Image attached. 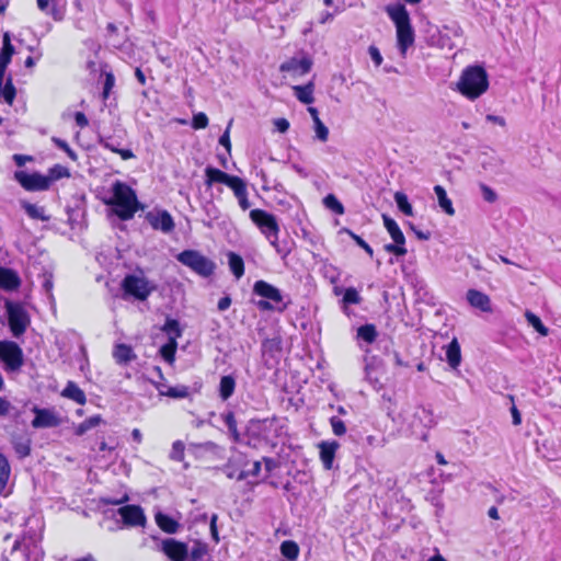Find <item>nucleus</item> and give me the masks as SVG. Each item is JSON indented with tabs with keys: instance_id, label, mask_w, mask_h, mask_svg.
I'll return each instance as SVG.
<instances>
[{
	"instance_id": "nucleus-1",
	"label": "nucleus",
	"mask_w": 561,
	"mask_h": 561,
	"mask_svg": "<svg viewBox=\"0 0 561 561\" xmlns=\"http://www.w3.org/2000/svg\"><path fill=\"white\" fill-rule=\"evenodd\" d=\"M113 196L104 203L113 207V213L121 220H130L144 206L139 203L136 192L126 183L116 181L112 187Z\"/></svg>"
},
{
	"instance_id": "nucleus-2",
	"label": "nucleus",
	"mask_w": 561,
	"mask_h": 561,
	"mask_svg": "<svg viewBox=\"0 0 561 561\" xmlns=\"http://www.w3.org/2000/svg\"><path fill=\"white\" fill-rule=\"evenodd\" d=\"M456 88L467 99L476 100L488 91L489 76L482 66H468L462 70Z\"/></svg>"
},
{
	"instance_id": "nucleus-3",
	"label": "nucleus",
	"mask_w": 561,
	"mask_h": 561,
	"mask_svg": "<svg viewBox=\"0 0 561 561\" xmlns=\"http://www.w3.org/2000/svg\"><path fill=\"white\" fill-rule=\"evenodd\" d=\"M386 12L396 25L398 46L401 55L404 56L407 49L414 43V31L411 25L409 12L401 3L388 5Z\"/></svg>"
},
{
	"instance_id": "nucleus-4",
	"label": "nucleus",
	"mask_w": 561,
	"mask_h": 561,
	"mask_svg": "<svg viewBox=\"0 0 561 561\" xmlns=\"http://www.w3.org/2000/svg\"><path fill=\"white\" fill-rule=\"evenodd\" d=\"M178 261L203 277L214 274L216 264L196 250H184L176 256Z\"/></svg>"
},
{
	"instance_id": "nucleus-5",
	"label": "nucleus",
	"mask_w": 561,
	"mask_h": 561,
	"mask_svg": "<svg viewBox=\"0 0 561 561\" xmlns=\"http://www.w3.org/2000/svg\"><path fill=\"white\" fill-rule=\"evenodd\" d=\"M5 309L8 313V322L13 336L19 337L25 331L30 324V317L24 308L12 301L5 302Z\"/></svg>"
},
{
	"instance_id": "nucleus-6",
	"label": "nucleus",
	"mask_w": 561,
	"mask_h": 561,
	"mask_svg": "<svg viewBox=\"0 0 561 561\" xmlns=\"http://www.w3.org/2000/svg\"><path fill=\"white\" fill-rule=\"evenodd\" d=\"M0 359L7 370L16 371L24 363L22 348L13 341H0Z\"/></svg>"
},
{
	"instance_id": "nucleus-7",
	"label": "nucleus",
	"mask_w": 561,
	"mask_h": 561,
	"mask_svg": "<svg viewBox=\"0 0 561 561\" xmlns=\"http://www.w3.org/2000/svg\"><path fill=\"white\" fill-rule=\"evenodd\" d=\"M250 218L267 239L278 234L279 226L273 214L263 209H252L250 211Z\"/></svg>"
},
{
	"instance_id": "nucleus-8",
	"label": "nucleus",
	"mask_w": 561,
	"mask_h": 561,
	"mask_svg": "<svg viewBox=\"0 0 561 561\" xmlns=\"http://www.w3.org/2000/svg\"><path fill=\"white\" fill-rule=\"evenodd\" d=\"M122 287L125 294L141 301L146 300L153 289L146 278L136 275H127L123 279Z\"/></svg>"
},
{
	"instance_id": "nucleus-9",
	"label": "nucleus",
	"mask_w": 561,
	"mask_h": 561,
	"mask_svg": "<svg viewBox=\"0 0 561 561\" xmlns=\"http://www.w3.org/2000/svg\"><path fill=\"white\" fill-rule=\"evenodd\" d=\"M14 179L28 192L46 191L49 188L48 179L37 172L30 174L24 171H16Z\"/></svg>"
},
{
	"instance_id": "nucleus-10",
	"label": "nucleus",
	"mask_w": 561,
	"mask_h": 561,
	"mask_svg": "<svg viewBox=\"0 0 561 561\" xmlns=\"http://www.w3.org/2000/svg\"><path fill=\"white\" fill-rule=\"evenodd\" d=\"M146 220L154 230L170 233L174 230L175 224L168 210H151L146 214Z\"/></svg>"
},
{
	"instance_id": "nucleus-11",
	"label": "nucleus",
	"mask_w": 561,
	"mask_h": 561,
	"mask_svg": "<svg viewBox=\"0 0 561 561\" xmlns=\"http://www.w3.org/2000/svg\"><path fill=\"white\" fill-rule=\"evenodd\" d=\"M161 549L172 561H188V548L184 542L167 538L162 541Z\"/></svg>"
},
{
	"instance_id": "nucleus-12",
	"label": "nucleus",
	"mask_w": 561,
	"mask_h": 561,
	"mask_svg": "<svg viewBox=\"0 0 561 561\" xmlns=\"http://www.w3.org/2000/svg\"><path fill=\"white\" fill-rule=\"evenodd\" d=\"M125 525L129 527L144 526L146 524V516L144 510L139 505H125L118 508Z\"/></svg>"
},
{
	"instance_id": "nucleus-13",
	"label": "nucleus",
	"mask_w": 561,
	"mask_h": 561,
	"mask_svg": "<svg viewBox=\"0 0 561 561\" xmlns=\"http://www.w3.org/2000/svg\"><path fill=\"white\" fill-rule=\"evenodd\" d=\"M33 412L35 413V417L32 421L34 428L56 427L60 423L59 417L50 410L34 407Z\"/></svg>"
},
{
	"instance_id": "nucleus-14",
	"label": "nucleus",
	"mask_w": 561,
	"mask_h": 561,
	"mask_svg": "<svg viewBox=\"0 0 561 561\" xmlns=\"http://www.w3.org/2000/svg\"><path fill=\"white\" fill-rule=\"evenodd\" d=\"M312 61L308 57H304L302 59L290 58L279 66V70L282 72H290L293 75L302 76L310 71Z\"/></svg>"
},
{
	"instance_id": "nucleus-15",
	"label": "nucleus",
	"mask_w": 561,
	"mask_h": 561,
	"mask_svg": "<svg viewBox=\"0 0 561 561\" xmlns=\"http://www.w3.org/2000/svg\"><path fill=\"white\" fill-rule=\"evenodd\" d=\"M253 291L257 296L270 299L274 302H280L283 300L280 290L265 280L255 282Z\"/></svg>"
},
{
	"instance_id": "nucleus-16",
	"label": "nucleus",
	"mask_w": 561,
	"mask_h": 561,
	"mask_svg": "<svg viewBox=\"0 0 561 561\" xmlns=\"http://www.w3.org/2000/svg\"><path fill=\"white\" fill-rule=\"evenodd\" d=\"M318 447L320 449V459L323 463V467L327 470H330L332 468L335 453L339 449L340 444L336 440L321 442L319 443Z\"/></svg>"
},
{
	"instance_id": "nucleus-17",
	"label": "nucleus",
	"mask_w": 561,
	"mask_h": 561,
	"mask_svg": "<svg viewBox=\"0 0 561 561\" xmlns=\"http://www.w3.org/2000/svg\"><path fill=\"white\" fill-rule=\"evenodd\" d=\"M21 278L12 268L0 266V288L12 291L20 287Z\"/></svg>"
},
{
	"instance_id": "nucleus-18",
	"label": "nucleus",
	"mask_w": 561,
	"mask_h": 561,
	"mask_svg": "<svg viewBox=\"0 0 561 561\" xmlns=\"http://www.w3.org/2000/svg\"><path fill=\"white\" fill-rule=\"evenodd\" d=\"M467 300L472 307L478 308L481 311H492L490 297L480 290L469 289L467 291Z\"/></svg>"
},
{
	"instance_id": "nucleus-19",
	"label": "nucleus",
	"mask_w": 561,
	"mask_h": 561,
	"mask_svg": "<svg viewBox=\"0 0 561 561\" xmlns=\"http://www.w3.org/2000/svg\"><path fill=\"white\" fill-rule=\"evenodd\" d=\"M206 181L205 184L210 187L214 183H222L228 186L236 175H230L217 168L207 167L205 169Z\"/></svg>"
},
{
	"instance_id": "nucleus-20",
	"label": "nucleus",
	"mask_w": 561,
	"mask_h": 561,
	"mask_svg": "<svg viewBox=\"0 0 561 561\" xmlns=\"http://www.w3.org/2000/svg\"><path fill=\"white\" fill-rule=\"evenodd\" d=\"M11 444L19 458L23 459L31 455L32 439L28 436L12 435Z\"/></svg>"
},
{
	"instance_id": "nucleus-21",
	"label": "nucleus",
	"mask_w": 561,
	"mask_h": 561,
	"mask_svg": "<svg viewBox=\"0 0 561 561\" xmlns=\"http://www.w3.org/2000/svg\"><path fill=\"white\" fill-rule=\"evenodd\" d=\"M446 360L454 369H456L461 363L460 344L456 337L453 339L446 347Z\"/></svg>"
},
{
	"instance_id": "nucleus-22",
	"label": "nucleus",
	"mask_w": 561,
	"mask_h": 561,
	"mask_svg": "<svg viewBox=\"0 0 561 561\" xmlns=\"http://www.w3.org/2000/svg\"><path fill=\"white\" fill-rule=\"evenodd\" d=\"M154 518L159 528L167 534H175L180 528V524L173 517L161 512H158Z\"/></svg>"
},
{
	"instance_id": "nucleus-23",
	"label": "nucleus",
	"mask_w": 561,
	"mask_h": 561,
	"mask_svg": "<svg viewBox=\"0 0 561 561\" xmlns=\"http://www.w3.org/2000/svg\"><path fill=\"white\" fill-rule=\"evenodd\" d=\"M383 226L391 236L393 242L399 244L405 243V237L403 232L401 231L398 224L389 216L382 215Z\"/></svg>"
},
{
	"instance_id": "nucleus-24",
	"label": "nucleus",
	"mask_w": 561,
	"mask_h": 561,
	"mask_svg": "<svg viewBox=\"0 0 561 561\" xmlns=\"http://www.w3.org/2000/svg\"><path fill=\"white\" fill-rule=\"evenodd\" d=\"M295 96L304 104L313 103V90L314 84L312 81H309L305 85H294L293 87Z\"/></svg>"
},
{
	"instance_id": "nucleus-25",
	"label": "nucleus",
	"mask_w": 561,
	"mask_h": 561,
	"mask_svg": "<svg viewBox=\"0 0 561 561\" xmlns=\"http://www.w3.org/2000/svg\"><path fill=\"white\" fill-rule=\"evenodd\" d=\"M113 357L115 358L117 364H128L133 359L136 358L133 348L127 344H117L113 351Z\"/></svg>"
},
{
	"instance_id": "nucleus-26",
	"label": "nucleus",
	"mask_w": 561,
	"mask_h": 561,
	"mask_svg": "<svg viewBox=\"0 0 561 561\" xmlns=\"http://www.w3.org/2000/svg\"><path fill=\"white\" fill-rule=\"evenodd\" d=\"M61 394L65 398L71 399L78 404H84L87 401L85 393L73 381H68Z\"/></svg>"
},
{
	"instance_id": "nucleus-27",
	"label": "nucleus",
	"mask_w": 561,
	"mask_h": 561,
	"mask_svg": "<svg viewBox=\"0 0 561 561\" xmlns=\"http://www.w3.org/2000/svg\"><path fill=\"white\" fill-rule=\"evenodd\" d=\"M21 207L25 210V213L32 218L42 221H48L50 219L49 216L45 215V209L42 206L36 204H32L27 201L20 202Z\"/></svg>"
},
{
	"instance_id": "nucleus-28",
	"label": "nucleus",
	"mask_w": 561,
	"mask_h": 561,
	"mask_svg": "<svg viewBox=\"0 0 561 561\" xmlns=\"http://www.w3.org/2000/svg\"><path fill=\"white\" fill-rule=\"evenodd\" d=\"M263 355H268L274 358L282 353V340L279 336L265 339L262 343Z\"/></svg>"
},
{
	"instance_id": "nucleus-29",
	"label": "nucleus",
	"mask_w": 561,
	"mask_h": 561,
	"mask_svg": "<svg viewBox=\"0 0 561 561\" xmlns=\"http://www.w3.org/2000/svg\"><path fill=\"white\" fill-rule=\"evenodd\" d=\"M434 192L438 199L439 207L449 216L455 215L451 201L448 198L446 190L442 185L434 186Z\"/></svg>"
},
{
	"instance_id": "nucleus-30",
	"label": "nucleus",
	"mask_w": 561,
	"mask_h": 561,
	"mask_svg": "<svg viewBox=\"0 0 561 561\" xmlns=\"http://www.w3.org/2000/svg\"><path fill=\"white\" fill-rule=\"evenodd\" d=\"M14 54H15V48L11 43L10 34H9V32H5L3 34V38H2V48L0 51V62L10 65Z\"/></svg>"
},
{
	"instance_id": "nucleus-31",
	"label": "nucleus",
	"mask_w": 561,
	"mask_h": 561,
	"mask_svg": "<svg viewBox=\"0 0 561 561\" xmlns=\"http://www.w3.org/2000/svg\"><path fill=\"white\" fill-rule=\"evenodd\" d=\"M236 389V379L230 376H222L219 383V396L226 401L228 400L234 392Z\"/></svg>"
},
{
	"instance_id": "nucleus-32",
	"label": "nucleus",
	"mask_w": 561,
	"mask_h": 561,
	"mask_svg": "<svg viewBox=\"0 0 561 561\" xmlns=\"http://www.w3.org/2000/svg\"><path fill=\"white\" fill-rule=\"evenodd\" d=\"M16 90L12 82V77L9 75L0 85V96L4 102L11 105L15 99Z\"/></svg>"
},
{
	"instance_id": "nucleus-33",
	"label": "nucleus",
	"mask_w": 561,
	"mask_h": 561,
	"mask_svg": "<svg viewBox=\"0 0 561 561\" xmlns=\"http://www.w3.org/2000/svg\"><path fill=\"white\" fill-rule=\"evenodd\" d=\"M228 264L231 273L236 276L237 279L241 278L244 274V262L243 259L234 253L229 252L228 254Z\"/></svg>"
},
{
	"instance_id": "nucleus-34",
	"label": "nucleus",
	"mask_w": 561,
	"mask_h": 561,
	"mask_svg": "<svg viewBox=\"0 0 561 561\" xmlns=\"http://www.w3.org/2000/svg\"><path fill=\"white\" fill-rule=\"evenodd\" d=\"M161 330L168 335L169 341H176L182 335V329L176 319L167 318Z\"/></svg>"
},
{
	"instance_id": "nucleus-35",
	"label": "nucleus",
	"mask_w": 561,
	"mask_h": 561,
	"mask_svg": "<svg viewBox=\"0 0 561 561\" xmlns=\"http://www.w3.org/2000/svg\"><path fill=\"white\" fill-rule=\"evenodd\" d=\"M11 474V467L5 455L0 453V494H4L9 478Z\"/></svg>"
},
{
	"instance_id": "nucleus-36",
	"label": "nucleus",
	"mask_w": 561,
	"mask_h": 561,
	"mask_svg": "<svg viewBox=\"0 0 561 561\" xmlns=\"http://www.w3.org/2000/svg\"><path fill=\"white\" fill-rule=\"evenodd\" d=\"M280 553L283 557L290 561L297 560L299 556V546L294 540H285L280 543L279 547Z\"/></svg>"
},
{
	"instance_id": "nucleus-37",
	"label": "nucleus",
	"mask_w": 561,
	"mask_h": 561,
	"mask_svg": "<svg viewBox=\"0 0 561 561\" xmlns=\"http://www.w3.org/2000/svg\"><path fill=\"white\" fill-rule=\"evenodd\" d=\"M378 336L377 329L374 324L367 323L364 325H360L357 329V337L365 341L368 344H371L376 341Z\"/></svg>"
},
{
	"instance_id": "nucleus-38",
	"label": "nucleus",
	"mask_w": 561,
	"mask_h": 561,
	"mask_svg": "<svg viewBox=\"0 0 561 561\" xmlns=\"http://www.w3.org/2000/svg\"><path fill=\"white\" fill-rule=\"evenodd\" d=\"M158 391L160 396H165L173 399H183L188 397V387L183 385L169 387L167 390H163L161 389V387H158Z\"/></svg>"
},
{
	"instance_id": "nucleus-39",
	"label": "nucleus",
	"mask_w": 561,
	"mask_h": 561,
	"mask_svg": "<svg viewBox=\"0 0 561 561\" xmlns=\"http://www.w3.org/2000/svg\"><path fill=\"white\" fill-rule=\"evenodd\" d=\"M525 317L529 325H531L540 335L547 336L549 333L548 328L542 323L540 318L531 311H526Z\"/></svg>"
},
{
	"instance_id": "nucleus-40",
	"label": "nucleus",
	"mask_w": 561,
	"mask_h": 561,
	"mask_svg": "<svg viewBox=\"0 0 561 561\" xmlns=\"http://www.w3.org/2000/svg\"><path fill=\"white\" fill-rule=\"evenodd\" d=\"M48 179V186H50L51 182L60 180L62 178H69L70 172L69 169L61 165L55 164L53 168L48 170V175H45Z\"/></svg>"
},
{
	"instance_id": "nucleus-41",
	"label": "nucleus",
	"mask_w": 561,
	"mask_h": 561,
	"mask_svg": "<svg viewBox=\"0 0 561 561\" xmlns=\"http://www.w3.org/2000/svg\"><path fill=\"white\" fill-rule=\"evenodd\" d=\"M396 204L401 213L407 216H413L412 205L409 203L408 196L402 192L394 194Z\"/></svg>"
},
{
	"instance_id": "nucleus-42",
	"label": "nucleus",
	"mask_w": 561,
	"mask_h": 561,
	"mask_svg": "<svg viewBox=\"0 0 561 561\" xmlns=\"http://www.w3.org/2000/svg\"><path fill=\"white\" fill-rule=\"evenodd\" d=\"M101 422L102 417L100 415H93L78 425V427L76 428V434L81 436L91 428L98 426Z\"/></svg>"
},
{
	"instance_id": "nucleus-43",
	"label": "nucleus",
	"mask_w": 561,
	"mask_h": 561,
	"mask_svg": "<svg viewBox=\"0 0 561 561\" xmlns=\"http://www.w3.org/2000/svg\"><path fill=\"white\" fill-rule=\"evenodd\" d=\"M176 348H178L176 341H174V340L168 341L167 344L161 346L160 354L168 363L172 364L175 359Z\"/></svg>"
},
{
	"instance_id": "nucleus-44",
	"label": "nucleus",
	"mask_w": 561,
	"mask_h": 561,
	"mask_svg": "<svg viewBox=\"0 0 561 561\" xmlns=\"http://www.w3.org/2000/svg\"><path fill=\"white\" fill-rule=\"evenodd\" d=\"M228 187H230L233 191L237 199H240L248 195L247 184L239 176H234L233 180L231 181V183H228Z\"/></svg>"
},
{
	"instance_id": "nucleus-45",
	"label": "nucleus",
	"mask_w": 561,
	"mask_h": 561,
	"mask_svg": "<svg viewBox=\"0 0 561 561\" xmlns=\"http://www.w3.org/2000/svg\"><path fill=\"white\" fill-rule=\"evenodd\" d=\"M323 204L327 208L337 215H343L345 209L342 203L333 194H329L323 198Z\"/></svg>"
},
{
	"instance_id": "nucleus-46",
	"label": "nucleus",
	"mask_w": 561,
	"mask_h": 561,
	"mask_svg": "<svg viewBox=\"0 0 561 561\" xmlns=\"http://www.w3.org/2000/svg\"><path fill=\"white\" fill-rule=\"evenodd\" d=\"M222 420H224L226 426L228 427L230 434L232 435L233 440L238 442L240 435H239V432L237 428V421H236L233 412H228V413L224 414Z\"/></svg>"
},
{
	"instance_id": "nucleus-47",
	"label": "nucleus",
	"mask_w": 561,
	"mask_h": 561,
	"mask_svg": "<svg viewBox=\"0 0 561 561\" xmlns=\"http://www.w3.org/2000/svg\"><path fill=\"white\" fill-rule=\"evenodd\" d=\"M341 232L347 233L356 242V244L358 247H360L369 256H373V254H374L373 248L362 237L357 236L356 233H354L352 230H350L347 228L341 229Z\"/></svg>"
},
{
	"instance_id": "nucleus-48",
	"label": "nucleus",
	"mask_w": 561,
	"mask_h": 561,
	"mask_svg": "<svg viewBox=\"0 0 561 561\" xmlns=\"http://www.w3.org/2000/svg\"><path fill=\"white\" fill-rule=\"evenodd\" d=\"M481 165L485 171L497 173L502 167V160L495 157H485Z\"/></svg>"
},
{
	"instance_id": "nucleus-49",
	"label": "nucleus",
	"mask_w": 561,
	"mask_h": 561,
	"mask_svg": "<svg viewBox=\"0 0 561 561\" xmlns=\"http://www.w3.org/2000/svg\"><path fill=\"white\" fill-rule=\"evenodd\" d=\"M362 301V297L354 287H348L344 291L343 302L345 305H358Z\"/></svg>"
},
{
	"instance_id": "nucleus-50",
	"label": "nucleus",
	"mask_w": 561,
	"mask_h": 561,
	"mask_svg": "<svg viewBox=\"0 0 561 561\" xmlns=\"http://www.w3.org/2000/svg\"><path fill=\"white\" fill-rule=\"evenodd\" d=\"M184 450H185V446H184L183 442L175 440L172 445L170 458L175 461H182L184 459Z\"/></svg>"
},
{
	"instance_id": "nucleus-51",
	"label": "nucleus",
	"mask_w": 561,
	"mask_h": 561,
	"mask_svg": "<svg viewBox=\"0 0 561 561\" xmlns=\"http://www.w3.org/2000/svg\"><path fill=\"white\" fill-rule=\"evenodd\" d=\"M207 553V545L202 542H195L194 547L191 550V559L193 561L203 560L204 556Z\"/></svg>"
},
{
	"instance_id": "nucleus-52",
	"label": "nucleus",
	"mask_w": 561,
	"mask_h": 561,
	"mask_svg": "<svg viewBox=\"0 0 561 561\" xmlns=\"http://www.w3.org/2000/svg\"><path fill=\"white\" fill-rule=\"evenodd\" d=\"M316 137L322 141L325 142L329 138V128L323 124L321 119H317V122L313 123Z\"/></svg>"
},
{
	"instance_id": "nucleus-53",
	"label": "nucleus",
	"mask_w": 561,
	"mask_h": 561,
	"mask_svg": "<svg viewBox=\"0 0 561 561\" xmlns=\"http://www.w3.org/2000/svg\"><path fill=\"white\" fill-rule=\"evenodd\" d=\"M330 424L334 435L343 436L346 433L345 423L337 416L330 417Z\"/></svg>"
},
{
	"instance_id": "nucleus-54",
	"label": "nucleus",
	"mask_w": 561,
	"mask_h": 561,
	"mask_svg": "<svg viewBox=\"0 0 561 561\" xmlns=\"http://www.w3.org/2000/svg\"><path fill=\"white\" fill-rule=\"evenodd\" d=\"M208 125V117L205 113L199 112L197 114H194L192 119V127L194 129H202L206 128Z\"/></svg>"
},
{
	"instance_id": "nucleus-55",
	"label": "nucleus",
	"mask_w": 561,
	"mask_h": 561,
	"mask_svg": "<svg viewBox=\"0 0 561 561\" xmlns=\"http://www.w3.org/2000/svg\"><path fill=\"white\" fill-rule=\"evenodd\" d=\"M383 248L388 253H392L397 256H404L408 252L407 249L404 248V244H399L396 242L388 243Z\"/></svg>"
},
{
	"instance_id": "nucleus-56",
	"label": "nucleus",
	"mask_w": 561,
	"mask_h": 561,
	"mask_svg": "<svg viewBox=\"0 0 561 561\" xmlns=\"http://www.w3.org/2000/svg\"><path fill=\"white\" fill-rule=\"evenodd\" d=\"M482 196L488 203H494L497 199L496 193L488 185L480 184Z\"/></svg>"
},
{
	"instance_id": "nucleus-57",
	"label": "nucleus",
	"mask_w": 561,
	"mask_h": 561,
	"mask_svg": "<svg viewBox=\"0 0 561 561\" xmlns=\"http://www.w3.org/2000/svg\"><path fill=\"white\" fill-rule=\"evenodd\" d=\"M114 82H115L114 76L112 73H107L105 77L104 87H103V98L104 99L108 98L110 91L114 87Z\"/></svg>"
},
{
	"instance_id": "nucleus-58",
	"label": "nucleus",
	"mask_w": 561,
	"mask_h": 561,
	"mask_svg": "<svg viewBox=\"0 0 561 561\" xmlns=\"http://www.w3.org/2000/svg\"><path fill=\"white\" fill-rule=\"evenodd\" d=\"M273 124H274L275 128L282 134L286 133L290 126L289 122L284 117L275 118L273 121Z\"/></svg>"
},
{
	"instance_id": "nucleus-59",
	"label": "nucleus",
	"mask_w": 561,
	"mask_h": 561,
	"mask_svg": "<svg viewBox=\"0 0 561 561\" xmlns=\"http://www.w3.org/2000/svg\"><path fill=\"white\" fill-rule=\"evenodd\" d=\"M368 53L370 55V58L375 62V65L378 67L382 62V56L379 51V49L376 46H369Z\"/></svg>"
},
{
	"instance_id": "nucleus-60",
	"label": "nucleus",
	"mask_w": 561,
	"mask_h": 561,
	"mask_svg": "<svg viewBox=\"0 0 561 561\" xmlns=\"http://www.w3.org/2000/svg\"><path fill=\"white\" fill-rule=\"evenodd\" d=\"M231 125V122L229 123L227 129L219 138V144L226 148L228 152L231 150V142H230V136H229V127Z\"/></svg>"
},
{
	"instance_id": "nucleus-61",
	"label": "nucleus",
	"mask_w": 561,
	"mask_h": 561,
	"mask_svg": "<svg viewBox=\"0 0 561 561\" xmlns=\"http://www.w3.org/2000/svg\"><path fill=\"white\" fill-rule=\"evenodd\" d=\"M217 519H218L217 514H213V516L210 518V533H211L213 539L216 542L219 541V535H218V529H217Z\"/></svg>"
},
{
	"instance_id": "nucleus-62",
	"label": "nucleus",
	"mask_w": 561,
	"mask_h": 561,
	"mask_svg": "<svg viewBox=\"0 0 561 561\" xmlns=\"http://www.w3.org/2000/svg\"><path fill=\"white\" fill-rule=\"evenodd\" d=\"M409 227L410 229L415 233L416 238L420 239V240H428L431 238V232L430 231H422V230H419L416 229V227L409 222Z\"/></svg>"
},
{
	"instance_id": "nucleus-63",
	"label": "nucleus",
	"mask_w": 561,
	"mask_h": 561,
	"mask_svg": "<svg viewBox=\"0 0 561 561\" xmlns=\"http://www.w3.org/2000/svg\"><path fill=\"white\" fill-rule=\"evenodd\" d=\"M75 121H76V124L81 128H84L89 125V121H88L87 116L84 115V113H82V112H77L75 114Z\"/></svg>"
},
{
	"instance_id": "nucleus-64",
	"label": "nucleus",
	"mask_w": 561,
	"mask_h": 561,
	"mask_svg": "<svg viewBox=\"0 0 561 561\" xmlns=\"http://www.w3.org/2000/svg\"><path fill=\"white\" fill-rule=\"evenodd\" d=\"M263 462H264L265 469L268 473H271L278 467L277 460L270 458V457H264Z\"/></svg>"
}]
</instances>
